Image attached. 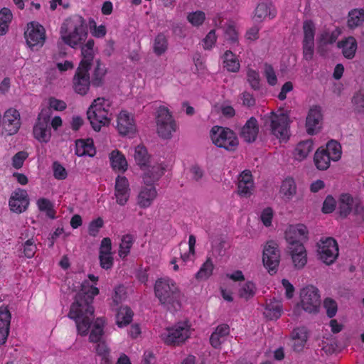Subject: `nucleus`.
<instances>
[{"label":"nucleus","mask_w":364,"mask_h":364,"mask_svg":"<svg viewBox=\"0 0 364 364\" xmlns=\"http://www.w3.org/2000/svg\"><path fill=\"white\" fill-rule=\"evenodd\" d=\"M190 336V328L186 323L179 322L172 327L166 328L161 333V340L167 345L179 346Z\"/></svg>","instance_id":"obj_8"},{"label":"nucleus","mask_w":364,"mask_h":364,"mask_svg":"<svg viewBox=\"0 0 364 364\" xmlns=\"http://www.w3.org/2000/svg\"><path fill=\"white\" fill-rule=\"evenodd\" d=\"M29 204L28 196L26 190L18 188L11 194L9 206L11 211L16 213L24 212Z\"/></svg>","instance_id":"obj_17"},{"label":"nucleus","mask_w":364,"mask_h":364,"mask_svg":"<svg viewBox=\"0 0 364 364\" xmlns=\"http://www.w3.org/2000/svg\"><path fill=\"white\" fill-rule=\"evenodd\" d=\"M304 40L302 42L303 55L306 60H311L314 53L315 26L310 21H305L303 23Z\"/></svg>","instance_id":"obj_13"},{"label":"nucleus","mask_w":364,"mask_h":364,"mask_svg":"<svg viewBox=\"0 0 364 364\" xmlns=\"http://www.w3.org/2000/svg\"><path fill=\"white\" fill-rule=\"evenodd\" d=\"M259 133V124L257 119L250 117L241 128L240 136L247 143H252L257 139Z\"/></svg>","instance_id":"obj_21"},{"label":"nucleus","mask_w":364,"mask_h":364,"mask_svg":"<svg viewBox=\"0 0 364 364\" xmlns=\"http://www.w3.org/2000/svg\"><path fill=\"white\" fill-rule=\"evenodd\" d=\"M301 306L299 304L293 310L295 317L300 316L301 309L309 314H317L321 305L318 289L312 285L304 287L300 291Z\"/></svg>","instance_id":"obj_6"},{"label":"nucleus","mask_w":364,"mask_h":364,"mask_svg":"<svg viewBox=\"0 0 364 364\" xmlns=\"http://www.w3.org/2000/svg\"><path fill=\"white\" fill-rule=\"evenodd\" d=\"M133 312L128 306H121L116 314V323L122 328L131 323L132 321Z\"/></svg>","instance_id":"obj_35"},{"label":"nucleus","mask_w":364,"mask_h":364,"mask_svg":"<svg viewBox=\"0 0 364 364\" xmlns=\"http://www.w3.org/2000/svg\"><path fill=\"white\" fill-rule=\"evenodd\" d=\"M134 241V237L132 235L127 234L122 237L121 243L119 245V255L122 258H124L130 252V249Z\"/></svg>","instance_id":"obj_44"},{"label":"nucleus","mask_w":364,"mask_h":364,"mask_svg":"<svg viewBox=\"0 0 364 364\" xmlns=\"http://www.w3.org/2000/svg\"><path fill=\"white\" fill-rule=\"evenodd\" d=\"M338 38V33L335 31L330 32L329 31H323L318 38V52L321 55L325 54L323 46L328 44H333L336 42Z\"/></svg>","instance_id":"obj_30"},{"label":"nucleus","mask_w":364,"mask_h":364,"mask_svg":"<svg viewBox=\"0 0 364 364\" xmlns=\"http://www.w3.org/2000/svg\"><path fill=\"white\" fill-rule=\"evenodd\" d=\"M312 149L313 142L311 140L301 141L297 144L294 150V157L296 160L301 161L306 158Z\"/></svg>","instance_id":"obj_37"},{"label":"nucleus","mask_w":364,"mask_h":364,"mask_svg":"<svg viewBox=\"0 0 364 364\" xmlns=\"http://www.w3.org/2000/svg\"><path fill=\"white\" fill-rule=\"evenodd\" d=\"M157 133L164 139H170L172 133L176 130L175 120L165 107H160L156 115Z\"/></svg>","instance_id":"obj_10"},{"label":"nucleus","mask_w":364,"mask_h":364,"mask_svg":"<svg viewBox=\"0 0 364 364\" xmlns=\"http://www.w3.org/2000/svg\"><path fill=\"white\" fill-rule=\"evenodd\" d=\"M264 127L269 129L277 139L286 140L289 137V115L287 112L277 114L274 112L262 117Z\"/></svg>","instance_id":"obj_5"},{"label":"nucleus","mask_w":364,"mask_h":364,"mask_svg":"<svg viewBox=\"0 0 364 364\" xmlns=\"http://www.w3.org/2000/svg\"><path fill=\"white\" fill-rule=\"evenodd\" d=\"M292 238L287 237L289 250L291 256L294 267L297 269L303 268L307 262L306 252L301 242L294 241Z\"/></svg>","instance_id":"obj_15"},{"label":"nucleus","mask_w":364,"mask_h":364,"mask_svg":"<svg viewBox=\"0 0 364 364\" xmlns=\"http://www.w3.org/2000/svg\"><path fill=\"white\" fill-rule=\"evenodd\" d=\"M106 72V68L105 65L100 63V60H96V65L94 68L92 78L90 79L92 85L94 87H97L102 85Z\"/></svg>","instance_id":"obj_38"},{"label":"nucleus","mask_w":364,"mask_h":364,"mask_svg":"<svg viewBox=\"0 0 364 364\" xmlns=\"http://www.w3.org/2000/svg\"><path fill=\"white\" fill-rule=\"evenodd\" d=\"M282 311V302L274 298L267 302L263 314L268 320H277L280 318Z\"/></svg>","instance_id":"obj_25"},{"label":"nucleus","mask_w":364,"mask_h":364,"mask_svg":"<svg viewBox=\"0 0 364 364\" xmlns=\"http://www.w3.org/2000/svg\"><path fill=\"white\" fill-rule=\"evenodd\" d=\"M247 79L251 87L255 90H258L260 88V79L257 72L253 70H248L247 73Z\"/></svg>","instance_id":"obj_53"},{"label":"nucleus","mask_w":364,"mask_h":364,"mask_svg":"<svg viewBox=\"0 0 364 364\" xmlns=\"http://www.w3.org/2000/svg\"><path fill=\"white\" fill-rule=\"evenodd\" d=\"M104 321L101 318H97L94 323L93 328L90 334V341L93 343L99 342L103 334Z\"/></svg>","instance_id":"obj_45"},{"label":"nucleus","mask_w":364,"mask_h":364,"mask_svg":"<svg viewBox=\"0 0 364 364\" xmlns=\"http://www.w3.org/2000/svg\"><path fill=\"white\" fill-rule=\"evenodd\" d=\"M143 174L144 185H154L164 173L165 168L160 164L149 165Z\"/></svg>","instance_id":"obj_22"},{"label":"nucleus","mask_w":364,"mask_h":364,"mask_svg":"<svg viewBox=\"0 0 364 364\" xmlns=\"http://www.w3.org/2000/svg\"><path fill=\"white\" fill-rule=\"evenodd\" d=\"M63 41L74 47L85 41L87 35L85 20L80 15H73L67 18L61 26Z\"/></svg>","instance_id":"obj_3"},{"label":"nucleus","mask_w":364,"mask_h":364,"mask_svg":"<svg viewBox=\"0 0 364 364\" xmlns=\"http://www.w3.org/2000/svg\"><path fill=\"white\" fill-rule=\"evenodd\" d=\"M134 159L137 165L141 169L145 168L149 164V155L148 154L146 149L144 146L139 145L134 150Z\"/></svg>","instance_id":"obj_41"},{"label":"nucleus","mask_w":364,"mask_h":364,"mask_svg":"<svg viewBox=\"0 0 364 364\" xmlns=\"http://www.w3.org/2000/svg\"><path fill=\"white\" fill-rule=\"evenodd\" d=\"M33 135L39 141L48 142L51 136L49 124L38 121L33 127Z\"/></svg>","instance_id":"obj_28"},{"label":"nucleus","mask_w":364,"mask_h":364,"mask_svg":"<svg viewBox=\"0 0 364 364\" xmlns=\"http://www.w3.org/2000/svg\"><path fill=\"white\" fill-rule=\"evenodd\" d=\"M264 75L267 78V82L273 86L277 82V77L273 67L271 65L266 63L264 65Z\"/></svg>","instance_id":"obj_56"},{"label":"nucleus","mask_w":364,"mask_h":364,"mask_svg":"<svg viewBox=\"0 0 364 364\" xmlns=\"http://www.w3.org/2000/svg\"><path fill=\"white\" fill-rule=\"evenodd\" d=\"M356 203L349 194H342L338 202V212L341 217H346L353 210Z\"/></svg>","instance_id":"obj_27"},{"label":"nucleus","mask_w":364,"mask_h":364,"mask_svg":"<svg viewBox=\"0 0 364 364\" xmlns=\"http://www.w3.org/2000/svg\"><path fill=\"white\" fill-rule=\"evenodd\" d=\"M307 228L303 224H298L296 226H291L288 230L286 231V240L287 237H291L292 240L299 241L306 240L307 238Z\"/></svg>","instance_id":"obj_31"},{"label":"nucleus","mask_w":364,"mask_h":364,"mask_svg":"<svg viewBox=\"0 0 364 364\" xmlns=\"http://www.w3.org/2000/svg\"><path fill=\"white\" fill-rule=\"evenodd\" d=\"M213 143L219 148L234 151L239 145L236 134L230 128L214 126L210 130Z\"/></svg>","instance_id":"obj_7"},{"label":"nucleus","mask_w":364,"mask_h":364,"mask_svg":"<svg viewBox=\"0 0 364 364\" xmlns=\"http://www.w3.org/2000/svg\"><path fill=\"white\" fill-rule=\"evenodd\" d=\"M292 338L294 341L293 348L294 350L300 351L308 339L307 331L305 328H297L292 331Z\"/></svg>","instance_id":"obj_32"},{"label":"nucleus","mask_w":364,"mask_h":364,"mask_svg":"<svg viewBox=\"0 0 364 364\" xmlns=\"http://www.w3.org/2000/svg\"><path fill=\"white\" fill-rule=\"evenodd\" d=\"M214 265L210 257H208L199 271L196 274L198 279H207L212 274Z\"/></svg>","instance_id":"obj_46"},{"label":"nucleus","mask_w":364,"mask_h":364,"mask_svg":"<svg viewBox=\"0 0 364 364\" xmlns=\"http://www.w3.org/2000/svg\"><path fill=\"white\" fill-rule=\"evenodd\" d=\"M205 18L204 12L197 11L196 12L191 13L188 15V21L194 26H198L201 25Z\"/></svg>","instance_id":"obj_54"},{"label":"nucleus","mask_w":364,"mask_h":364,"mask_svg":"<svg viewBox=\"0 0 364 364\" xmlns=\"http://www.w3.org/2000/svg\"><path fill=\"white\" fill-rule=\"evenodd\" d=\"M323 307L326 309V315L329 318L336 316L338 311V305L335 300L331 298H326L323 301Z\"/></svg>","instance_id":"obj_52"},{"label":"nucleus","mask_w":364,"mask_h":364,"mask_svg":"<svg viewBox=\"0 0 364 364\" xmlns=\"http://www.w3.org/2000/svg\"><path fill=\"white\" fill-rule=\"evenodd\" d=\"M336 200L331 196H328L323 204L322 211L324 213H332L336 208Z\"/></svg>","instance_id":"obj_62"},{"label":"nucleus","mask_w":364,"mask_h":364,"mask_svg":"<svg viewBox=\"0 0 364 364\" xmlns=\"http://www.w3.org/2000/svg\"><path fill=\"white\" fill-rule=\"evenodd\" d=\"M90 68H85L83 65L78 66L73 77V89L75 92L85 95L89 90L92 82L90 80Z\"/></svg>","instance_id":"obj_14"},{"label":"nucleus","mask_w":364,"mask_h":364,"mask_svg":"<svg viewBox=\"0 0 364 364\" xmlns=\"http://www.w3.org/2000/svg\"><path fill=\"white\" fill-rule=\"evenodd\" d=\"M240 99L242 102V105L247 107H252L255 105L256 101L252 94L248 92H243L240 95Z\"/></svg>","instance_id":"obj_64"},{"label":"nucleus","mask_w":364,"mask_h":364,"mask_svg":"<svg viewBox=\"0 0 364 364\" xmlns=\"http://www.w3.org/2000/svg\"><path fill=\"white\" fill-rule=\"evenodd\" d=\"M26 43L33 50H38L45 43L46 31L43 26L37 22H31L25 31Z\"/></svg>","instance_id":"obj_11"},{"label":"nucleus","mask_w":364,"mask_h":364,"mask_svg":"<svg viewBox=\"0 0 364 364\" xmlns=\"http://www.w3.org/2000/svg\"><path fill=\"white\" fill-rule=\"evenodd\" d=\"M229 333L230 327L228 324L223 323L219 325L210 336V343L211 346L215 348H218Z\"/></svg>","instance_id":"obj_26"},{"label":"nucleus","mask_w":364,"mask_h":364,"mask_svg":"<svg viewBox=\"0 0 364 364\" xmlns=\"http://www.w3.org/2000/svg\"><path fill=\"white\" fill-rule=\"evenodd\" d=\"M98 294L97 287L90 285L88 281H84L70 306L68 317L75 321L77 332L81 336L87 334L94 320L95 309L92 304L94 296Z\"/></svg>","instance_id":"obj_1"},{"label":"nucleus","mask_w":364,"mask_h":364,"mask_svg":"<svg viewBox=\"0 0 364 364\" xmlns=\"http://www.w3.org/2000/svg\"><path fill=\"white\" fill-rule=\"evenodd\" d=\"M109 160L112 167L114 170L125 171L127 168V162L124 156L118 150L111 152Z\"/></svg>","instance_id":"obj_34"},{"label":"nucleus","mask_w":364,"mask_h":364,"mask_svg":"<svg viewBox=\"0 0 364 364\" xmlns=\"http://www.w3.org/2000/svg\"><path fill=\"white\" fill-rule=\"evenodd\" d=\"M255 294V286L252 282L245 283L239 289L240 297L245 299V300L253 297Z\"/></svg>","instance_id":"obj_49"},{"label":"nucleus","mask_w":364,"mask_h":364,"mask_svg":"<svg viewBox=\"0 0 364 364\" xmlns=\"http://www.w3.org/2000/svg\"><path fill=\"white\" fill-rule=\"evenodd\" d=\"M217 36L215 35V30H211L206 35L203 39V48L204 49L209 50L215 45L216 42Z\"/></svg>","instance_id":"obj_61"},{"label":"nucleus","mask_w":364,"mask_h":364,"mask_svg":"<svg viewBox=\"0 0 364 364\" xmlns=\"http://www.w3.org/2000/svg\"><path fill=\"white\" fill-rule=\"evenodd\" d=\"M117 130L121 135L132 136L136 131L133 116L127 111H121L117 117Z\"/></svg>","instance_id":"obj_16"},{"label":"nucleus","mask_w":364,"mask_h":364,"mask_svg":"<svg viewBox=\"0 0 364 364\" xmlns=\"http://www.w3.org/2000/svg\"><path fill=\"white\" fill-rule=\"evenodd\" d=\"M53 176L56 179L63 180L67 177L65 168L58 161L53 164Z\"/></svg>","instance_id":"obj_58"},{"label":"nucleus","mask_w":364,"mask_h":364,"mask_svg":"<svg viewBox=\"0 0 364 364\" xmlns=\"http://www.w3.org/2000/svg\"><path fill=\"white\" fill-rule=\"evenodd\" d=\"M338 46L342 48V53L345 58L352 59L357 50V41L353 36H349L344 41L338 42Z\"/></svg>","instance_id":"obj_29"},{"label":"nucleus","mask_w":364,"mask_h":364,"mask_svg":"<svg viewBox=\"0 0 364 364\" xmlns=\"http://www.w3.org/2000/svg\"><path fill=\"white\" fill-rule=\"evenodd\" d=\"M81 53L82 59L81 60L79 66L83 65L85 68L91 69L94 59L93 50L87 49L82 46Z\"/></svg>","instance_id":"obj_50"},{"label":"nucleus","mask_w":364,"mask_h":364,"mask_svg":"<svg viewBox=\"0 0 364 364\" xmlns=\"http://www.w3.org/2000/svg\"><path fill=\"white\" fill-rule=\"evenodd\" d=\"M154 294L165 309L176 311L181 309L182 294L172 279L168 277L158 279L154 284Z\"/></svg>","instance_id":"obj_2"},{"label":"nucleus","mask_w":364,"mask_h":364,"mask_svg":"<svg viewBox=\"0 0 364 364\" xmlns=\"http://www.w3.org/2000/svg\"><path fill=\"white\" fill-rule=\"evenodd\" d=\"M11 321V314L6 306L0 307V345L7 339Z\"/></svg>","instance_id":"obj_24"},{"label":"nucleus","mask_w":364,"mask_h":364,"mask_svg":"<svg viewBox=\"0 0 364 364\" xmlns=\"http://www.w3.org/2000/svg\"><path fill=\"white\" fill-rule=\"evenodd\" d=\"M87 119L92 129L99 132L103 126H108L111 121L110 102L103 97L93 101L87 112Z\"/></svg>","instance_id":"obj_4"},{"label":"nucleus","mask_w":364,"mask_h":364,"mask_svg":"<svg viewBox=\"0 0 364 364\" xmlns=\"http://www.w3.org/2000/svg\"><path fill=\"white\" fill-rule=\"evenodd\" d=\"M323 119L322 109L318 105L312 106L307 114L306 119V132L310 135H314L320 129V124Z\"/></svg>","instance_id":"obj_18"},{"label":"nucleus","mask_w":364,"mask_h":364,"mask_svg":"<svg viewBox=\"0 0 364 364\" xmlns=\"http://www.w3.org/2000/svg\"><path fill=\"white\" fill-rule=\"evenodd\" d=\"M225 40L230 43L237 41V33L232 25H228L225 29Z\"/></svg>","instance_id":"obj_60"},{"label":"nucleus","mask_w":364,"mask_h":364,"mask_svg":"<svg viewBox=\"0 0 364 364\" xmlns=\"http://www.w3.org/2000/svg\"><path fill=\"white\" fill-rule=\"evenodd\" d=\"M130 196L129 183L125 176H118L115 180L114 197L116 202L120 205H124Z\"/></svg>","instance_id":"obj_19"},{"label":"nucleus","mask_w":364,"mask_h":364,"mask_svg":"<svg viewBox=\"0 0 364 364\" xmlns=\"http://www.w3.org/2000/svg\"><path fill=\"white\" fill-rule=\"evenodd\" d=\"M103 220L101 218H98L90 222L88 228V232L90 235L92 237L97 236L100 229L103 226Z\"/></svg>","instance_id":"obj_57"},{"label":"nucleus","mask_w":364,"mask_h":364,"mask_svg":"<svg viewBox=\"0 0 364 364\" xmlns=\"http://www.w3.org/2000/svg\"><path fill=\"white\" fill-rule=\"evenodd\" d=\"M280 251L278 244L274 240L267 241L262 252V262L271 275L277 273L280 262Z\"/></svg>","instance_id":"obj_9"},{"label":"nucleus","mask_w":364,"mask_h":364,"mask_svg":"<svg viewBox=\"0 0 364 364\" xmlns=\"http://www.w3.org/2000/svg\"><path fill=\"white\" fill-rule=\"evenodd\" d=\"M364 22V9H355L348 14V26L350 28H356Z\"/></svg>","instance_id":"obj_42"},{"label":"nucleus","mask_w":364,"mask_h":364,"mask_svg":"<svg viewBox=\"0 0 364 364\" xmlns=\"http://www.w3.org/2000/svg\"><path fill=\"white\" fill-rule=\"evenodd\" d=\"M3 124L9 135L16 134L21 126L20 114L16 109H9L4 114Z\"/></svg>","instance_id":"obj_20"},{"label":"nucleus","mask_w":364,"mask_h":364,"mask_svg":"<svg viewBox=\"0 0 364 364\" xmlns=\"http://www.w3.org/2000/svg\"><path fill=\"white\" fill-rule=\"evenodd\" d=\"M280 193L283 195L285 200H290L296 193V186L294 180L288 178L283 181Z\"/></svg>","instance_id":"obj_39"},{"label":"nucleus","mask_w":364,"mask_h":364,"mask_svg":"<svg viewBox=\"0 0 364 364\" xmlns=\"http://www.w3.org/2000/svg\"><path fill=\"white\" fill-rule=\"evenodd\" d=\"M75 154L78 156H93L95 154V149L92 142H86L83 139H77L75 141Z\"/></svg>","instance_id":"obj_36"},{"label":"nucleus","mask_w":364,"mask_h":364,"mask_svg":"<svg viewBox=\"0 0 364 364\" xmlns=\"http://www.w3.org/2000/svg\"><path fill=\"white\" fill-rule=\"evenodd\" d=\"M352 103L355 112L364 114V90H360L353 95Z\"/></svg>","instance_id":"obj_51"},{"label":"nucleus","mask_w":364,"mask_h":364,"mask_svg":"<svg viewBox=\"0 0 364 364\" xmlns=\"http://www.w3.org/2000/svg\"><path fill=\"white\" fill-rule=\"evenodd\" d=\"M318 254L319 259L326 264L333 263L338 255V247L336 241L332 237L321 240L318 244Z\"/></svg>","instance_id":"obj_12"},{"label":"nucleus","mask_w":364,"mask_h":364,"mask_svg":"<svg viewBox=\"0 0 364 364\" xmlns=\"http://www.w3.org/2000/svg\"><path fill=\"white\" fill-rule=\"evenodd\" d=\"M331 156L324 151V148H319L314 154V161L316 168L319 170H326L330 166Z\"/></svg>","instance_id":"obj_33"},{"label":"nucleus","mask_w":364,"mask_h":364,"mask_svg":"<svg viewBox=\"0 0 364 364\" xmlns=\"http://www.w3.org/2000/svg\"><path fill=\"white\" fill-rule=\"evenodd\" d=\"M124 294V289L123 287H118L114 289V294L112 296V303L111 306L113 308L117 307L119 304L122 301Z\"/></svg>","instance_id":"obj_63"},{"label":"nucleus","mask_w":364,"mask_h":364,"mask_svg":"<svg viewBox=\"0 0 364 364\" xmlns=\"http://www.w3.org/2000/svg\"><path fill=\"white\" fill-rule=\"evenodd\" d=\"M154 52L157 55H161L164 53L168 48V41L166 36L163 33H159L154 42Z\"/></svg>","instance_id":"obj_47"},{"label":"nucleus","mask_w":364,"mask_h":364,"mask_svg":"<svg viewBox=\"0 0 364 364\" xmlns=\"http://www.w3.org/2000/svg\"><path fill=\"white\" fill-rule=\"evenodd\" d=\"M24 255L28 258H32L36 252V245L33 237L26 240L23 245Z\"/></svg>","instance_id":"obj_55"},{"label":"nucleus","mask_w":364,"mask_h":364,"mask_svg":"<svg viewBox=\"0 0 364 364\" xmlns=\"http://www.w3.org/2000/svg\"><path fill=\"white\" fill-rule=\"evenodd\" d=\"M324 151L328 153L333 161H338L341 157V146L337 141H329L326 144V147L324 148Z\"/></svg>","instance_id":"obj_43"},{"label":"nucleus","mask_w":364,"mask_h":364,"mask_svg":"<svg viewBox=\"0 0 364 364\" xmlns=\"http://www.w3.org/2000/svg\"><path fill=\"white\" fill-rule=\"evenodd\" d=\"M28 157V153L26 151H18L12 158V165L16 168L22 167L24 161Z\"/></svg>","instance_id":"obj_59"},{"label":"nucleus","mask_w":364,"mask_h":364,"mask_svg":"<svg viewBox=\"0 0 364 364\" xmlns=\"http://www.w3.org/2000/svg\"><path fill=\"white\" fill-rule=\"evenodd\" d=\"M157 191L154 185H145L138 196V204L142 208H148L151 205L154 200L156 198Z\"/></svg>","instance_id":"obj_23"},{"label":"nucleus","mask_w":364,"mask_h":364,"mask_svg":"<svg viewBox=\"0 0 364 364\" xmlns=\"http://www.w3.org/2000/svg\"><path fill=\"white\" fill-rule=\"evenodd\" d=\"M270 6L271 4L269 5L266 3L259 4L255 9V17L259 21L267 16L274 18L275 16V12L271 11Z\"/></svg>","instance_id":"obj_48"},{"label":"nucleus","mask_w":364,"mask_h":364,"mask_svg":"<svg viewBox=\"0 0 364 364\" xmlns=\"http://www.w3.org/2000/svg\"><path fill=\"white\" fill-rule=\"evenodd\" d=\"M223 67L229 72L236 73L240 70V63L235 55L227 50L223 55Z\"/></svg>","instance_id":"obj_40"}]
</instances>
